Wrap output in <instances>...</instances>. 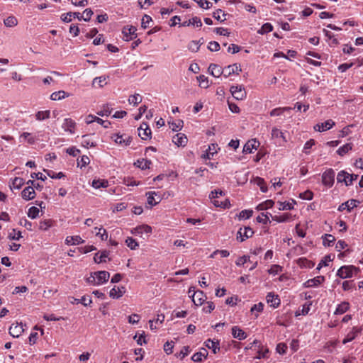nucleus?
Masks as SVG:
<instances>
[{"label":"nucleus","instance_id":"423d86ee","mask_svg":"<svg viewBox=\"0 0 363 363\" xmlns=\"http://www.w3.org/2000/svg\"><path fill=\"white\" fill-rule=\"evenodd\" d=\"M358 177L357 174H350L345 171H340L337 176V180L339 183L344 182L346 186L351 185L354 180H356Z\"/></svg>","mask_w":363,"mask_h":363},{"label":"nucleus","instance_id":"a878e982","mask_svg":"<svg viewBox=\"0 0 363 363\" xmlns=\"http://www.w3.org/2000/svg\"><path fill=\"white\" fill-rule=\"evenodd\" d=\"M219 341L208 339L204 342V345L210 350H212L214 354H216L220 350Z\"/></svg>","mask_w":363,"mask_h":363},{"label":"nucleus","instance_id":"603ef678","mask_svg":"<svg viewBox=\"0 0 363 363\" xmlns=\"http://www.w3.org/2000/svg\"><path fill=\"white\" fill-rule=\"evenodd\" d=\"M108 253L106 251H104L99 255V253H96L94 257V260L96 263H101L106 262V258H107Z\"/></svg>","mask_w":363,"mask_h":363},{"label":"nucleus","instance_id":"2eb2a0df","mask_svg":"<svg viewBox=\"0 0 363 363\" xmlns=\"http://www.w3.org/2000/svg\"><path fill=\"white\" fill-rule=\"evenodd\" d=\"M111 138L115 141L116 143L121 145L123 146H128L131 143V138L130 136L123 138V135L119 133L113 135Z\"/></svg>","mask_w":363,"mask_h":363},{"label":"nucleus","instance_id":"e433bc0d","mask_svg":"<svg viewBox=\"0 0 363 363\" xmlns=\"http://www.w3.org/2000/svg\"><path fill=\"white\" fill-rule=\"evenodd\" d=\"M291 218V214L288 213H283V214L279 215V216L276 215V216H272V220H274L278 223L287 222V221L290 220Z\"/></svg>","mask_w":363,"mask_h":363},{"label":"nucleus","instance_id":"f03ea898","mask_svg":"<svg viewBox=\"0 0 363 363\" xmlns=\"http://www.w3.org/2000/svg\"><path fill=\"white\" fill-rule=\"evenodd\" d=\"M359 269L353 265H345L337 270L336 275L341 279L352 278L357 275Z\"/></svg>","mask_w":363,"mask_h":363},{"label":"nucleus","instance_id":"393cba45","mask_svg":"<svg viewBox=\"0 0 363 363\" xmlns=\"http://www.w3.org/2000/svg\"><path fill=\"white\" fill-rule=\"evenodd\" d=\"M76 127V123L71 118H65L64 120V123L62 124V128L67 131L69 132L71 134L74 133V129Z\"/></svg>","mask_w":363,"mask_h":363},{"label":"nucleus","instance_id":"2f4dec72","mask_svg":"<svg viewBox=\"0 0 363 363\" xmlns=\"http://www.w3.org/2000/svg\"><path fill=\"white\" fill-rule=\"evenodd\" d=\"M134 164L143 169V170H145V169H150V166L152 164V162L149 160H147V159H140V160H138Z\"/></svg>","mask_w":363,"mask_h":363},{"label":"nucleus","instance_id":"c03bdc74","mask_svg":"<svg viewBox=\"0 0 363 363\" xmlns=\"http://www.w3.org/2000/svg\"><path fill=\"white\" fill-rule=\"evenodd\" d=\"M322 238L324 246H331L335 240V237L330 234H325L323 235Z\"/></svg>","mask_w":363,"mask_h":363},{"label":"nucleus","instance_id":"ea45409f","mask_svg":"<svg viewBox=\"0 0 363 363\" xmlns=\"http://www.w3.org/2000/svg\"><path fill=\"white\" fill-rule=\"evenodd\" d=\"M296 203L295 201H292V202L284 201V202H279V210L284 211V210H291L294 208V206Z\"/></svg>","mask_w":363,"mask_h":363},{"label":"nucleus","instance_id":"473e14b6","mask_svg":"<svg viewBox=\"0 0 363 363\" xmlns=\"http://www.w3.org/2000/svg\"><path fill=\"white\" fill-rule=\"evenodd\" d=\"M208 356V352L206 349H203V351H201L199 352H196L193 354L191 357V359L194 362H201L203 361V359H206Z\"/></svg>","mask_w":363,"mask_h":363},{"label":"nucleus","instance_id":"f8f14e48","mask_svg":"<svg viewBox=\"0 0 363 363\" xmlns=\"http://www.w3.org/2000/svg\"><path fill=\"white\" fill-rule=\"evenodd\" d=\"M97 286L106 283L110 277L109 272L106 271L94 272Z\"/></svg>","mask_w":363,"mask_h":363},{"label":"nucleus","instance_id":"09e8293b","mask_svg":"<svg viewBox=\"0 0 363 363\" xmlns=\"http://www.w3.org/2000/svg\"><path fill=\"white\" fill-rule=\"evenodd\" d=\"M125 242L130 250H135L139 246L137 240L132 237H128Z\"/></svg>","mask_w":363,"mask_h":363},{"label":"nucleus","instance_id":"774afa93","mask_svg":"<svg viewBox=\"0 0 363 363\" xmlns=\"http://www.w3.org/2000/svg\"><path fill=\"white\" fill-rule=\"evenodd\" d=\"M89 162L90 160L86 155H83L79 159H77V165L81 167H86Z\"/></svg>","mask_w":363,"mask_h":363},{"label":"nucleus","instance_id":"7c9ffc66","mask_svg":"<svg viewBox=\"0 0 363 363\" xmlns=\"http://www.w3.org/2000/svg\"><path fill=\"white\" fill-rule=\"evenodd\" d=\"M70 94L63 90H60L58 91H55L51 94L50 99L52 101L62 100L67 97H69Z\"/></svg>","mask_w":363,"mask_h":363},{"label":"nucleus","instance_id":"338daca9","mask_svg":"<svg viewBox=\"0 0 363 363\" xmlns=\"http://www.w3.org/2000/svg\"><path fill=\"white\" fill-rule=\"evenodd\" d=\"M283 267L279 264H272L268 270L269 274L276 275L282 272Z\"/></svg>","mask_w":363,"mask_h":363},{"label":"nucleus","instance_id":"e2e57ef3","mask_svg":"<svg viewBox=\"0 0 363 363\" xmlns=\"http://www.w3.org/2000/svg\"><path fill=\"white\" fill-rule=\"evenodd\" d=\"M212 202L215 206L223 208H228L230 206V202L227 199L225 201H219L217 199H213Z\"/></svg>","mask_w":363,"mask_h":363},{"label":"nucleus","instance_id":"4468645a","mask_svg":"<svg viewBox=\"0 0 363 363\" xmlns=\"http://www.w3.org/2000/svg\"><path fill=\"white\" fill-rule=\"evenodd\" d=\"M24 331L22 323L12 324L9 328V334L13 337H18Z\"/></svg>","mask_w":363,"mask_h":363},{"label":"nucleus","instance_id":"f257e3e1","mask_svg":"<svg viewBox=\"0 0 363 363\" xmlns=\"http://www.w3.org/2000/svg\"><path fill=\"white\" fill-rule=\"evenodd\" d=\"M93 13H94L91 9H86L82 14L79 12H69L67 13H63L61 16V19L64 22L69 23L71 21V16H73L74 18H77L79 21L83 19L84 21H89L91 19Z\"/></svg>","mask_w":363,"mask_h":363},{"label":"nucleus","instance_id":"a18cd8bd","mask_svg":"<svg viewBox=\"0 0 363 363\" xmlns=\"http://www.w3.org/2000/svg\"><path fill=\"white\" fill-rule=\"evenodd\" d=\"M4 23L6 27H14L18 24V20L15 16H10L4 19Z\"/></svg>","mask_w":363,"mask_h":363},{"label":"nucleus","instance_id":"7ed1b4c3","mask_svg":"<svg viewBox=\"0 0 363 363\" xmlns=\"http://www.w3.org/2000/svg\"><path fill=\"white\" fill-rule=\"evenodd\" d=\"M251 350H255L257 351L256 359H267L268 358L269 349L267 347L263 346L261 342L255 340L250 347Z\"/></svg>","mask_w":363,"mask_h":363},{"label":"nucleus","instance_id":"0e129e2a","mask_svg":"<svg viewBox=\"0 0 363 363\" xmlns=\"http://www.w3.org/2000/svg\"><path fill=\"white\" fill-rule=\"evenodd\" d=\"M21 138L26 140L29 144L33 145L35 143V139L32 136L31 133L24 132L21 135Z\"/></svg>","mask_w":363,"mask_h":363},{"label":"nucleus","instance_id":"69168bd1","mask_svg":"<svg viewBox=\"0 0 363 363\" xmlns=\"http://www.w3.org/2000/svg\"><path fill=\"white\" fill-rule=\"evenodd\" d=\"M39 209L35 206H32L28 209V216L31 219H35L38 216Z\"/></svg>","mask_w":363,"mask_h":363},{"label":"nucleus","instance_id":"58836bf2","mask_svg":"<svg viewBox=\"0 0 363 363\" xmlns=\"http://www.w3.org/2000/svg\"><path fill=\"white\" fill-rule=\"evenodd\" d=\"M349 309V303L347 302H342L341 303L338 304L335 311V315H340L343 314L345 312H347Z\"/></svg>","mask_w":363,"mask_h":363},{"label":"nucleus","instance_id":"49530a36","mask_svg":"<svg viewBox=\"0 0 363 363\" xmlns=\"http://www.w3.org/2000/svg\"><path fill=\"white\" fill-rule=\"evenodd\" d=\"M272 138H282L284 142L286 141V139L284 136V133L279 129L277 128H273L272 130Z\"/></svg>","mask_w":363,"mask_h":363},{"label":"nucleus","instance_id":"79ce46f5","mask_svg":"<svg viewBox=\"0 0 363 363\" xmlns=\"http://www.w3.org/2000/svg\"><path fill=\"white\" fill-rule=\"evenodd\" d=\"M50 116V111H39L35 113V118L38 121H44L49 118Z\"/></svg>","mask_w":363,"mask_h":363},{"label":"nucleus","instance_id":"9d476101","mask_svg":"<svg viewBox=\"0 0 363 363\" xmlns=\"http://www.w3.org/2000/svg\"><path fill=\"white\" fill-rule=\"evenodd\" d=\"M335 123L332 119H328L324 123H317L314 125L313 129L315 131L323 132L331 129L335 126Z\"/></svg>","mask_w":363,"mask_h":363},{"label":"nucleus","instance_id":"de8ad7c7","mask_svg":"<svg viewBox=\"0 0 363 363\" xmlns=\"http://www.w3.org/2000/svg\"><path fill=\"white\" fill-rule=\"evenodd\" d=\"M142 101V96L139 94L131 95L128 98V103L133 106H137Z\"/></svg>","mask_w":363,"mask_h":363},{"label":"nucleus","instance_id":"aec40b11","mask_svg":"<svg viewBox=\"0 0 363 363\" xmlns=\"http://www.w3.org/2000/svg\"><path fill=\"white\" fill-rule=\"evenodd\" d=\"M136 28L134 26H125L123 28V39L125 41L132 40V35H135Z\"/></svg>","mask_w":363,"mask_h":363},{"label":"nucleus","instance_id":"f3484780","mask_svg":"<svg viewBox=\"0 0 363 363\" xmlns=\"http://www.w3.org/2000/svg\"><path fill=\"white\" fill-rule=\"evenodd\" d=\"M267 302L273 308H277L280 305V298L274 293L269 292L266 296Z\"/></svg>","mask_w":363,"mask_h":363},{"label":"nucleus","instance_id":"4c0bfd02","mask_svg":"<svg viewBox=\"0 0 363 363\" xmlns=\"http://www.w3.org/2000/svg\"><path fill=\"white\" fill-rule=\"evenodd\" d=\"M352 147H353L352 143H347V144L341 146L340 147H339L338 150H337V153L340 156H344L345 155L348 153L350 150H352Z\"/></svg>","mask_w":363,"mask_h":363},{"label":"nucleus","instance_id":"cd10ccee","mask_svg":"<svg viewBox=\"0 0 363 363\" xmlns=\"http://www.w3.org/2000/svg\"><path fill=\"white\" fill-rule=\"evenodd\" d=\"M324 281L325 277L323 276H318L313 279H308L304 283V286L306 287H315L320 284Z\"/></svg>","mask_w":363,"mask_h":363},{"label":"nucleus","instance_id":"4d7b16f0","mask_svg":"<svg viewBox=\"0 0 363 363\" xmlns=\"http://www.w3.org/2000/svg\"><path fill=\"white\" fill-rule=\"evenodd\" d=\"M273 30V26L270 23H265L261 28L257 31L259 34L264 35L268 33Z\"/></svg>","mask_w":363,"mask_h":363},{"label":"nucleus","instance_id":"6e6552de","mask_svg":"<svg viewBox=\"0 0 363 363\" xmlns=\"http://www.w3.org/2000/svg\"><path fill=\"white\" fill-rule=\"evenodd\" d=\"M152 232V227L146 224L138 225L131 230V233L135 235H142L143 233L150 235Z\"/></svg>","mask_w":363,"mask_h":363},{"label":"nucleus","instance_id":"f704fd0d","mask_svg":"<svg viewBox=\"0 0 363 363\" xmlns=\"http://www.w3.org/2000/svg\"><path fill=\"white\" fill-rule=\"evenodd\" d=\"M106 79L107 77H106L105 76L95 77L92 82V86L96 88H102L104 85L107 84Z\"/></svg>","mask_w":363,"mask_h":363},{"label":"nucleus","instance_id":"3c124183","mask_svg":"<svg viewBox=\"0 0 363 363\" xmlns=\"http://www.w3.org/2000/svg\"><path fill=\"white\" fill-rule=\"evenodd\" d=\"M274 202L272 200H267L257 206V209L259 211L267 210L272 208Z\"/></svg>","mask_w":363,"mask_h":363},{"label":"nucleus","instance_id":"ddd939ff","mask_svg":"<svg viewBox=\"0 0 363 363\" xmlns=\"http://www.w3.org/2000/svg\"><path fill=\"white\" fill-rule=\"evenodd\" d=\"M138 135L143 140H147L150 138L151 135V129L148 126L146 123H142L140 127L138 128Z\"/></svg>","mask_w":363,"mask_h":363},{"label":"nucleus","instance_id":"20e7f679","mask_svg":"<svg viewBox=\"0 0 363 363\" xmlns=\"http://www.w3.org/2000/svg\"><path fill=\"white\" fill-rule=\"evenodd\" d=\"M189 297L192 298L194 303L199 306H201L206 299V295L203 291H195L194 287H191L188 291Z\"/></svg>","mask_w":363,"mask_h":363},{"label":"nucleus","instance_id":"052dcab7","mask_svg":"<svg viewBox=\"0 0 363 363\" xmlns=\"http://www.w3.org/2000/svg\"><path fill=\"white\" fill-rule=\"evenodd\" d=\"M291 108L290 107H284V108H276L271 111L270 116H277L281 115L285 111H289Z\"/></svg>","mask_w":363,"mask_h":363},{"label":"nucleus","instance_id":"5fc2aeb1","mask_svg":"<svg viewBox=\"0 0 363 363\" xmlns=\"http://www.w3.org/2000/svg\"><path fill=\"white\" fill-rule=\"evenodd\" d=\"M225 16L226 14L221 9H218L213 13V17L220 22L226 20Z\"/></svg>","mask_w":363,"mask_h":363},{"label":"nucleus","instance_id":"9b49d317","mask_svg":"<svg viewBox=\"0 0 363 363\" xmlns=\"http://www.w3.org/2000/svg\"><path fill=\"white\" fill-rule=\"evenodd\" d=\"M242 71L241 67L240 65L235 63L232 65H228L223 69L224 72V77L227 78L232 74H239V73Z\"/></svg>","mask_w":363,"mask_h":363},{"label":"nucleus","instance_id":"37998d69","mask_svg":"<svg viewBox=\"0 0 363 363\" xmlns=\"http://www.w3.org/2000/svg\"><path fill=\"white\" fill-rule=\"evenodd\" d=\"M311 305H312L311 301L306 303L305 304H303L302 306L301 312L299 311H296L295 315L298 316L300 315H307L311 310Z\"/></svg>","mask_w":363,"mask_h":363},{"label":"nucleus","instance_id":"5701e85b","mask_svg":"<svg viewBox=\"0 0 363 363\" xmlns=\"http://www.w3.org/2000/svg\"><path fill=\"white\" fill-rule=\"evenodd\" d=\"M208 72L214 77H219L222 74L224 75L223 69H222V67H220L219 65L214 63L210 64L208 67Z\"/></svg>","mask_w":363,"mask_h":363},{"label":"nucleus","instance_id":"0eeeda50","mask_svg":"<svg viewBox=\"0 0 363 363\" xmlns=\"http://www.w3.org/2000/svg\"><path fill=\"white\" fill-rule=\"evenodd\" d=\"M230 91L236 100H243L247 96V92L242 85H233Z\"/></svg>","mask_w":363,"mask_h":363},{"label":"nucleus","instance_id":"bb28decb","mask_svg":"<svg viewBox=\"0 0 363 363\" xmlns=\"http://www.w3.org/2000/svg\"><path fill=\"white\" fill-rule=\"evenodd\" d=\"M232 335L234 338H237L240 340H245L247 338V335L245 332H244L240 327L233 326L232 328Z\"/></svg>","mask_w":363,"mask_h":363},{"label":"nucleus","instance_id":"a211bd4d","mask_svg":"<svg viewBox=\"0 0 363 363\" xmlns=\"http://www.w3.org/2000/svg\"><path fill=\"white\" fill-rule=\"evenodd\" d=\"M259 142L256 139H252L244 145L242 152L246 154L252 153L253 150H257L259 147Z\"/></svg>","mask_w":363,"mask_h":363},{"label":"nucleus","instance_id":"c85d7f7f","mask_svg":"<svg viewBox=\"0 0 363 363\" xmlns=\"http://www.w3.org/2000/svg\"><path fill=\"white\" fill-rule=\"evenodd\" d=\"M86 296H83L80 299L79 298H75L74 297H70L69 298V301L72 304H79V303H82V305H84V306H90L92 303V300L91 298H89L88 299V302L86 301Z\"/></svg>","mask_w":363,"mask_h":363},{"label":"nucleus","instance_id":"1a4fd4ad","mask_svg":"<svg viewBox=\"0 0 363 363\" xmlns=\"http://www.w3.org/2000/svg\"><path fill=\"white\" fill-rule=\"evenodd\" d=\"M254 234L252 229L250 227H245L243 229L240 228L238 232L237 240L243 242L246 239L251 238Z\"/></svg>","mask_w":363,"mask_h":363},{"label":"nucleus","instance_id":"bf43d9fd","mask_svg":"<svg viewBox=\"0 0 363 363\" xmlns=\"http://www.w3.org/2000/svg\"><path fill=\"white\" fill-rule=\"evenodd\" d=\"M147 198V203L150 206H155L157 205L159 201H156L155 199V195H156V193L155 191H150L146 194Z\"/></svg>","mask_w":363,"mask_h":363},{"label":"nucleus","instance_id":"6ab92c4d","mask_svg":"<svg viewBox=\"0 0 363 363\" xmlns=\"http://www.w3.org/2000/svg\"><path fill=\"white\" fill-rule=\"evenodd\" d=\"M220 148L218 147V145L216 143H211L209 146L208 150H206V152L203 154L201 157L203 159H208L211 160L215 154L218 152V150Z\"/></svg>","mask_w":363,"mask_h":363},{"label":"nucleus","instance_id":"b1692460","mask_svg":"<svg viewBox=\"0 0 363 363\" xmlns=\"http://www.w3.org/2000/svg\"><path fill=\"white\" fill-rule=\"evenodd\" d=\"M22 198L26 201H30L35 198V192L33 186L26 187L21 192Z\"/></svg>","mask_w":363,"mask_h":363},{"label":"nucleus","instance_id":"dca6fc26","mask_svg":"<svg viewBox=\"0 0 363 363\" xmlns=\"http://www.w3.org/2000/svg\"><path fill=\"white\" fill-rule=\"evenodd\" d=\"M362 329L358 327H353L352 330L347 334L346 337L343 339L342 343L347 344L349 342L354 340L356 337L360 334Z\"/></svg>","mask_w":363,"mask_h":363},{"label":"nucleus","instance_id":"72a5a7b5","mask_svg":"<svg viewBox=\"0 0 363 363\" xmlns=\"http://www.w3.org/2000/svg\"><path fill=\"white\" fill-rule=\"evenodd\" d=\"M125 292L124 287H116L114 286L109 292V296L112 298H119L121 297Z\"/></svg>","mask_w":363,"mask_h":363},{"label":"nucleus","instance_id":"c756f323","mask_svg":"<svg viewBox=\"0 0 363 363\" xmlns=\"http://www.w3.org/2000/svg\"><path fill=\"white\" fill-rule=\"evenodd\" d=\"M84 242V240L79 235L67 236L65 243L68 245H79Z\"/></svg>","mask_w":363,"mask_h":363},{"label":"nucleus","instance_id":"13d9d810","mask_svg":"<svg viewBox=\"0 0 363 363\" xmlns=\"http://www.w3.org/2000/svg\"><path fill=\"white\" fill-rule=\"evenodd\" d=\"M255 183L257 184V186H259L260 190L262 192L265 193L267 191L268 188H267V184L265 183L264 179H262L261 177H257L255 179Z\"/></svg>","mask_w":363,"mask_h":363},{"label":"nucleus","instance_id":"4be33fe9","mask_svg":"<svg viewBox=\"0 0 363 363\" xmlns=\"http://www.w3.org/2000/svg\"><path fill=\"white\" fill-rule=\"evenodd\" d=\"M188 139L186 136L182 133H177L172 138V142L177 146H185L187 143Z\"/></svg>","mask_w":363,"mask_h":363},{"label":"nucleus","instance_id":"6e6d98bb","mask_svg":"<svg viewBox=\"0 0 363 363\" xmlns=\"http://www.w3.org/2000/svg\"><path fill=\"white\" fill-rule=\"evenodd\" d=\"M92 186L95 189H99L101 187H107L108 181L105 179H94L92 182Z\"/></svg>","mask_w":363,"mask_h":363},{"label":"nucleus","instance_id":"c9c22d12","mask_svg":"<svg viewBox=\"0 0 363 363\" xmlns=\"http://www.w3.org/2000/svg\"><path fill=\"white\" fill-rule=\"evenodd\" d=\"M190 25L196 26V27H201L202 22L200 18L195 16L193 17L191 19H189V21H184L182 23V26H189Z\"/></svg>","mask_w":363,"mask_h":363},{"label":"nucleus","instance_id":"412c9836","mask_svg":"<svg viewBox=\"0 0 363 363\" xmlns=\"http://www.w3.org/2000/svg\"><path fill=\"white\" fill-rule=\"evenodd\" d=\"M357 203H359L358 201L355 199H350L340 204L338 207V211H343L344 210L347 209L348 212H350L354 207L357 206Z\"/></svg>","mask_w":363,"mask_h":363},{"label":"nucleus","instance_id":"8fccbe9b","mask_svg":"<svg viewBox=\"0 0 363 363\" xmlns=\"http://www.w3.org/2000/svg\"><path fill=\"white\" fill-rule=\"evenodd\" d=\"M24 184V180L23 178L21 177H15L12 180V183L11 185V188H13L16 189H19L21 188V186Z\"/></svg>","mask_w":363,"mask_h":363},{"label":"nucleus","instance_id":"864d4df0","mask_svg":"<svg viewBox=\"0 0 363 363\" xmlns=\"http://www.w3.org/2000/svg\"><path fill=\"white\" fill-rule=\"evenodd\" d=\"M112 110L113 109L110 106L109 104H104V105H103L101 110L100 111L97 112V114L101 116H108L111 113Z\"/></svg>","mask_w":363,"mask_h":363},{"label":"nucleus","instance_id":"a19ab883","mask_svg":"<svg viewBox=\"0 0 363 363\" xmlns=\"http://www.w3.org/2000/svg\"><path fill=\"white\" fill-rule=\"evenodd\" d=\"M54 224V221L51 219H45L41 220L39 223V228L42 230H48Z\"/></svg>","mask_w":363,"mask_h":363},{"label":"nucleus","instance_id":"39448f33","mask_svg":"<svg viewBox=\"0 0 363 363\" xmlns=\"http://www.w3.org/2000/svg\"><path fill=\"white\" fill-rule=\"evenodd\" d=\"M335 171L330 168L326 169L322 174V184L328 188L333 186L335 182Z\"/></svg>","mask_w":363,"mask_h":363},{"label":"nucleus","instance_id":"680f3d73","mask_svg":"<svg viewBox=\"0 0 363 363\" xmlns=\"http://www.w3.org/2000/svg\"><path fill=\"white\" fill-rule=\"evenodd\" d=\"M82 145V146H84L86 148H88L89 147H91L96 146V143L93 141H91L89 138V135H83Z\"/></svg>","mask_w":363,"mask_h":363}]
</instances>
